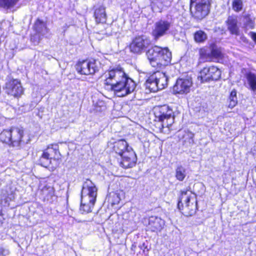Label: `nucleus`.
Segmentation results:
<instances>
[{
	"instance_id": "1",
	"label": "nucleus",
	"mask_w": 256,
	"mask_h": 256,
	"mask_svg": "<svg viewBox=\"0 0 256 256\" xmlns=\"http://www.w3.org/2000/svg\"><path fill=\"white\" fill-rule=\"evenodd\" d=\"M98 188L90 180H86L82 185L81 191V202L80 210L82 213L92 212L97 196Z\"/></svg>"
},
{
	"instance_id": "2",
	"label": "nucleus",
	"mask_w": 256,
	"mask_h": 256,
	"mask_svg": "<svg viewBox=\"0 0 256 256\" xmlns=\"http://www.w3.org/2000/svg\"><path fill=\"white\" fill-rule=\"evenodd\" d=\"M24 130L22 128L12 126L4 130L0 134V141L10 146L20 149L26 142L24 140Z\"/></svg>"
},
{
	"instance_id": "3",
	"label": "nucleus",
	"mask_w": 256,
	"mask_h": 256,
	"mask_svg": "<svg viewBox=\"0 0 256 256\" xmlns=\"http://www.w3.org/2000/svg\"><path fill=\"white\" fill-rule=\"evenodd\" d=\"M146 56L150 64L153 67L167 65L172 58L171 52L167 48L154 46L149 49Z\"/></svg>"
},
{
	"instance_id": "4",
	"label": "nucleus",
	"mask_w": 256,
	"mask_h": 256,
	"mask_svg": "<svg viewBox=\"0 0 256 256\" xmlns=\"http://www.w3.org/2000/svg\"><path fill=\"white\" fill-rule=\"evenodd\" d=\"M196 196L190 190L181 192L178 207L184 215L187 216L193 215L196 212Z\"/></svg>"
},
{
	"instance_id": "5",
	"label": "nucleus",
	"mask_w": 256,
	"mask_h": 256,
	"mask_svg": "<svg viewBox=\"0 0 256 256\" xmlns=\"http://www.w3.org/2000/svg\"><path fill=\"white\" fill-rule=\"evenodd\" d=\"M126 76L122 68L120 66L110 68L103 74L104 84L108 89H112Z\"/></svg>"
},
{
	"instance_id": "6",
	"label": "nucleus",
	"mask_w": 256,
	"mask_h": 256,
	"mask_svg": "<svg viewBox=\"0 0 256 256\" xmlns=\"http://www.w3.org/2000/svg\"><path fill=\"white\" fill-rule=\"evenodd\" d=\"M136 84L130 78L126 76L115 86L112 87L110 90L114 92L115 95L118 97L125 96L134 92Z\"/></svg>"
},
{
	"instance_id": "7",
	"label": "nucleus",
	"mask_w": 256,
	"mask_h": 256,
	"mask_svg": "<svg viewBox=\"0 0 256 256\" xmlns=\"http://www.w3.org/2000/svg\"><path fill=\"white\" fill-rule=\"evenodd\" d=\"M210 0H190V12L197 19H202L209 12Z\"/></svg>"
},
{
	"instance_id": "8",
	"label": "nucleus",
	"mask_w": 256,
	"mask_h": 256,
	"mask_svg": "<svg viewBox=\"0 0 256 256\" xmlns=\"http://www.w3.org/2000/svg\"><path fill=\"white\" fill-rule=\"evenodd\" d=\"M155 116L162 122L163 128H168L174 122V115L172 110L166 105L156 108Z\"/></svg>"
},
{
	"instance_id": "9",
	"label": "nucleus",
	"mask_w": 256,
	"mask_h": 256,
	"mask_svg": "<svg viewBox=\"0 0 256 256\" xmlns=\"http://www.w3.org/2000/svg\"><path fill=\"white\" fill-rule=\"evenodd\" d=\"M60 156L58 145L50 144L43 151L39 160L40 164L46 168L50 164L52 159L58 160Z\"/></svg>"
},
{
	"instance_id": "10",
	"label": "nucleus",
	"mask_w": 256,
	"mask_h": 256,
	"mask_svg": "<svg viewBox=\"0 0 256 256\" xmlns=\"http://www.w3.org/2000/svg\"><path fill=\"white\" fill-rule=\"evenodd\" d=\"M99 62L95 60H86L78 62L76 65L78 73L84 75H92L98 71Z\"/></svg>"
},
{
	"instance_id": "11",
	"label": "nucleus",
	"mask_w": 256,
	"mask_h": 256,
	"mask_svg": "<svg viewBox=\"0 0 256 256\" xmlns=\"http://www.w3.org/2000/svg\"><path fill=\"white\" fill-rule=\"evenodd\" d=\"M172 26L170 19L162 18L156 22L152 30V35L155 40L166 34Z\"/></svg>"
},
{
	"instance_id": "12",
	"label": "nucleus",
	"mask_w": 256,
	"mask_h": 256,
	"mask_svg": "<svg viewBox=\"0 0 256 256\" xmlns=\"http://www.w3.org/2000/svg\"><path fill=\"white\" fill-rule=\"evenodd\" d=\"M150 42V40L144 36L136 37L130 45V50L134 54H140L146 50Z\"/></svg>"
},
{
	"instance_id": "13",
	"label": "nucleus",
	"mask_w": 256,
	"mask_h": 256,
	"mask_svg": "<svg viewBox=\"0 0 256 256\" xmlns=\"http://www.w3.org/2000/svg\"><path fill=\"white\" fill-rule=\"evenodd\" d=\"M221 75V71L217 67L211 66L204 68L200 72L198 78H200L202 82L210 81V80H218Z\"/></svg>"
},
{
	"instance_id": "14",
	"label": "nucleus",
	"mask_w": 256,
	"mask_h": 256,
	"mask_svg": "<svg viewBox=\"0 0 256 256\" xmlns=\"http://www.w3.org/2000/svg\"><path fill=\"white\" fill-rule=\"evenodd\" d=\"M192 85L190 78H178L173 87L174 94H184L188 93Z\"/></svg>"
},
{
	"instance_id": "15",
	"label": "nucleus",
	"mask_w": 256,
	"mask_h": 256,
	"mask_svg": "<svg viewBox=\"0 0 256 256\" xmlns=\"http://www.w3.org/2000/svg\"><path fill=\"white\" fill-rule=\"evenodd\" d=\"M6 92L8 95L14 98H19L23 94L24 89L20 81L15 79L6 82Z\"/></svg>"
},
{
	"instance_id": "16",
	"label": "nucleus",
	"mask_w": 256,
	"mask_h": 256,
	"mask_svg": "<svg viewBox=\"0 0 256 256\" xmlns=\"http://www.w3.org/2000/svg\"><path fill=\"white\" fill-rule=\"evenodd\" d=\"M128 151L125 152L123 154L120 156L122 158L120 165L124 168L132 167L134 166L137 160L136 154L132 148H128Z\"/></svg>"
},
{
	"instance_id": "17",
	"label": "nucleus",
	"mask_w": 256,
	"mask_h": 256,
	"mask_svg": "<svg viewBox=\"0 0 256 256\" xmlns=\"http://www.w3.org/2000/svg\"><path fill=\"white\" fill-rule=\"evenodd\" d=\"M34 28L36 34L32 36L31 40L34 42V44H37L41 39L40 35L44 36L47 33L48 30L45 23L39 19H38L35 22Z\"/></svg>"
},
{
	"instance_id": "18",
	"label": "nucleus",
	"mask_w": 256,
	"mask_h": 256,
	"mask_svg": "<svg viewBox=\"0 0 256 256\" xmlns=\"http://www.w3.org/2000/svg\"><path fill=\"white\" fill-rule=\"evenodd\" d=\"M148 222L146 224L148 229L156 233L160 232L165 224L164 220L156 216H150L148 220Z\"/></svg>"
},
{
	"instance_id": "19",
	"label": "nucleus",
	"mask_w": 256,
	"mask_h": 256,
	"mask_svg": "<svg viewBox=\"0 0 256 256\" xmlns=\"http://www.w3.org/2000/svg\"><path fill=\"white\" fill-rule=\"evenodd\" d=\"M38 190L40 194L44 200L51 202L52 200L54 195V189L46 183H40L39 185Z\"/></svg>"
},
{
	"instance_id": "20",
	"label": "nucleus",
	"mask_w": 256,
	"mask_h": 256,
	"mask_svg": "<svg viewBox=\"0 0 256 256\" xmlns=\"http://www.w3.org/2000/svg\"><path fill=\"white\" fill-rule=\"evenodd\" d=\"M152 74L153 77L152 80H154L156 81L160 90L164 88L167 86L168 78L165 73L158 71L154 72Z\"/></svg>"
},
{
	"instance_id": "21",
	"label": "nucleus",
	"mask_w": 256,
	"mask_h": 256,
	"mask_svg": "<svg viewBox=\"0 0 256 256\" xmlns=\"http://www.w3.org/2000/svg\"><path fill=\"white\" fill-rule=\"evenodd\" d=\"M228 29L230 34L236 35H240V30L238 26V20L236 16H230L226 21Z\"/></svg>"
},
{
	"instance_id": "22",
	"label": "nucleus",
	"mask_w": 256,
	"mask_h": 256,
	"mask_svg": "<svg viewBox=\"0 0 256 256\" xmlns=\"http://www.w3.org/2000/svg\"><path fill=\"white\" fill-rule=\"evenodd\" d=\"M128 148H132L128 145L127 142L124 140H120L114 143V150L116 153L121 156L126 151H128Z\"/></svg>"
},
{
	"instance_id": "23",
	"label": "nucleus",
	"mask_w": 256,
	"mask_h": 256,
	"mask_svg": "<svg viewBox=\"0 0 256 256\" xmlns=\"http://www.w3.org/2000/svg\"><path fill=\"white\" fill-rule=\"evenodd\" d=\"M94 16L96 22L104 23L106 20V14L105 9L100 6L95 10Z\"/></svg>"
},
{
	"instance_id": "24",
	"label": "nucleus",
	"mask_w": 256,
	"mask_h": 256,
	"mask_svg": "<svg viewBox=\"0 0 256 256\" xmlns=\"http://www.w3.org/2000/svg\"><path fill=\"white\" fill-rule=\"evenodd\" d=\"M15 199L14 193L11 192L10 194L6 192L3 194L1 198V203L4 206H8L10 205V202L14 200Z\"/></svg>"
},
{
	"instance_id": "25",
	"label": "nucleus",
	"mask_w": 256,
	"mask_h": 256,
	"mask_svg": "<svg viewBox=\"0 0 256 256\" xmlns=\"http://www.w3.org/2000/svg\"><path fill=\"white\" fill-rule=\"evenodd\" d=\"M153 74H152L146 81V88L148 89L151 92H156L160 90V88L158 86L156 81L152 79Z\"/></svg>"
},
{
	"instance_id": "26",
	"label": "nucleus",
	"mask_w": 256,
	"mask_h": 256,
	"mask_svg": "<svg viewBox=\"0 0 256 256\" xmlns=\"http://www.w3.org/2000/svg\"><path fill=\"white\" fill-rule=\"evenodd\" d=\"M246 78L250 88L254 92L256 91V75L252 72L246 74Z\"/></svg>"
},
{
	"instance_id": "27",
	"label": "nucleus",
	"mask_w": 256,
	"mask_h": 256,
	"mask_svg": "<svg viewBox=\"0 0 256 256\" xmlns=\"http://www.w3.org/2000/svg\"><path fill=\"white\" fill-rule=\"evenodd\" d=\"M194 41L197 43H203L208 38L207 34L202 30L196 32L194 34Z\"/></svg>"
},
{
	"instance_id": "28",
	"label": "nucleus",
	"mask_w": 256,
	"mask_h": 256,
	"mask_svg": "<svg viewBox=\"0 0 256 256\" xmlns=\"http://www.w3.org/2000/svg\"><path fill=\"white\" fill-rule=\"evenodd\" d=\"M228 108L231 109L234 108L238 103V98L236 96V90H232L228 98Z\"/></svg>"
},
{
	"instance_id": "29",
	"label": "nucleus",
	"mask_w": 256,
	"mask_h": 256,
	"mask_svg": "<svg viewBox=\"0 0 256 256\" xmlns=\"http://www.w3.org/2000/svg\"><path fill=\"white\" fill-rule=\"evenodd\" d=\"M194 134L189 131H185L184 134L183 135V139L184 144L186 146H190L194 142Z\"/></svg>"
},
{
	"instance_id": "30",
	"label": "nucleus",
	"mask_w": 256,
	"mask_h": 256,
	"mask_svg": "<svg viewBox=\"0 0 256 256\" xmlns=\"http://www.w3.org/2000/svg\"><path fill=\"white\" fill-rule=\"evenodd\" d=\"M186 169L182 166H178L176 169V178L180 181H182L186 176Z\"/></svg>"
},
{
	"instance_id": "31",
	"label": "nucleus",
	"mask_w": 256,
	"mask_h": 256,
	"mask_svg": "<svg viewBox=\"0 0 256 256\" xmlns=\"http://www.w3.org/2000/svg\"><path fill=\"white\" fill-rule=\"evenodd\" d=\"M107 199L112 206L118 204L120 200V194L115 192L110 193L107 196Z\"/></svg>"
},
{
	"instance_id": "32",
	"label": "nucleus",
	"mask_w": 256,
	"mask_h": 256,
	"mask_svg": "<svg viewBox=\"0 0 256 256\" xmlns=\"http://www.w3.org/2000/svg\"><path fill=\"white\" fill-rule=\"evenodd\" d=\"M19 0H0V7L5 9H11Z\"/></svg>"
},
{
	"instance_id": "33",
	"label": "nucleus",
	"mask_w": 256,
	"mask_h": 256,
	"mask_svg": "<svg viewBox=\"0 0 256 256\" xmlns=\"http://www.w3.org/2000/svg\"><path fill=\"white\" fill-rule=\"evenodd\" d=\"M242 22L244 26L248 28H254V20L249 15H246L242 18Z\"/></svg>"
},
{
	"instance_id": "34",
	"label": "nucleus",
	"mask_w": 256,
	"mask_h": 256,
	"mask_svg": "<svg viewBox=\"0 0 256 256\" xmlns=\"http://www.w3.org/2000/svg\"><path fill=\"white\" fill-rule=\"evenodd\" d=\"M243 6L242 0H233L232 2V8L236 12L241 11L242 10Z\"/></svg>"
},
{
	"instance_id": "35",
	"label": "nucleus",
	"mask_w": 256,
	"mask_h": 256,
	"mask_svg": "<svg viewBox=\"0 0 256 256\" xmlns=\"http://www.w3.org/2000/svg\"><path fill=\"white\" fill-rule=\"evenodd\" d=\"M9 253L8 249L0 247V256H6L8 255Z\"/></svg>"
},
{
	"instance_id": "36",
	"label": "nucleus",
	"mask_w": 256,
	"mask_h": 256,
	"mask_svg": "<svg viewBox=\"0 0 256 256\" xmlns=\"http://www.w3.org/2000/svg\"><path fill=\"white\" fill-rule=\"evenodd\" d=\"M212 54L214 57L218 58L220 56V52L218 50L213 49L212 50Z\"/></svg>"
},
{
	"instance_id": "37",
	"label": "nucleus",
	"mask_w": 256,
	"mask_h": 256,
	"mask_svg": "<svg viewBox=\"0 0 256 256\" xmlns=\"http://www.w3.org/2000/svg\"><path fill=\"white\" fill-rule=\"evenodd\" d=\"M249 35L252 39L256 43V33L254 32H250Z\"/></svg>"
},
{
	"instance_id": "38",
	"label": "nucleus",
	"mask_w": 256,
	"mask_h": 256,
	"mask_svg": "<svg viewBox=\"0 0 256 256\" xmlns=\"http://www.w3.org/2000/svg\"><path fill=\"white\" fill-rule=\"evenodd\" d=\"M240 41L244 43L248 42V40L243 35L240 36Z\"/></svg>"
},
{
	"instance_id": "39",
	"label": "nucleus",
	"mask_w": 256,
	"mask_h": 256,
	"mask_svg": "<svg viewBox=\"0 0 256 256\" xmlns=\"http://www.w3.org/2000/svg\"><path fill=\"white\" fill-rule=\"evenodd\" d=\"M6 121V118L0 114V126L3 124Z\"/></svg>"
},
{
	"instance_id": "40",
	"label": "nucleus",
	"mask_w": 256,
	"mask_h": 256,
	"mask_svg": "<svg viewBox=\"0 0 256 256\" xmlns=\"http://www.w3.org/2000/svg\"><path fill=\"white\" fill-rule=\"evenodd\" d=\"M139 248L140 250H142L144 252L145 250L147 248V246H146L144 243H143L142 244L139 246Z\"/></svg>"
},
{
	"instance_id": "41",
	"label": "nucleus",
	"mask_w": 256,
	"mask_h": 256,
	"mask_svg": "<svg viewBox=\"0 0 256 256\" xmlns=\"http://www.w3.org/2000/svg\"><path fill=\"white\" fill-rule=\"evenodd\" d=\"M136 246L135 244H132V250H134V249L136 248Z\"/></svg>"
},
{
	"instance_id": "42",
	"label": "nucleus",
	"mask_w": 256,
	"mask_h": 256,
	"mask_svg": "<svg viewBox=\"0 0 256 256\" xmlns=\"http://www.w3.org/2000/svg\"><path fill=\"white\" fill-rule=\"evenodd\" d=\"M110 220V217L108 218V220Z\"/></svg>"
}]
</instances>
